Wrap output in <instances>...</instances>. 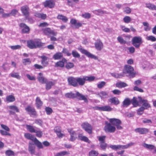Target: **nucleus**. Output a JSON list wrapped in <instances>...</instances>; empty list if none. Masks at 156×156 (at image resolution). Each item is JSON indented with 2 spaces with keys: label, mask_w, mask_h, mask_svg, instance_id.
Here are the masks:
<instances>
[{
  "label": "nucleus",
  "mask_w": 156,
  "mask_h": 156,
  "mask_svg": "<svg viewBox=\"0 0 156 156\" xmlns=\"http://www.w3.org/2000/svg\"><path fill=\"white\" fill-rule=\"evenodd\" d=\"M65 96L67 98H77L79 100H83L86 103H88V101L86 96L80 93L79 92H76V94L73 93L72 92L69 93H66Z\"/></svg>",
  "instance_id": "1"
},
{
  "label": "nucleus",
  "mask_w": 156,
  "mask_h": 156,
  "mask_svg": "<svg viewBox=\"0 0 156 156\" xmlns=\"http://www.w3.org/2000/svg\"><path fill=\"white\" fill-rule=\"evenodd\" d=\"M44 44L38 39L30 40L27 41V46L30 49L40 48L44 45Z\"/></svg>",
  "instance_id": "2"
},
{
  "label": "nucleus",
  "mask_w": 156,
  "mask_h": 156,
  "mask_svg": "<svg viewBox=\"0 0 156 156\" xmlns=\"http://www.w3.org/2000/svg\"><path fill=\"white\" fill-rule=\"evenodd\" d=\"M95 79V77L93 76H83L82 77H77V82L78 86V85L83 86L84 85L86 81H93Z\"/></svg>",
  "instance_id": "3"
},
{
  "label": "nucleus",
  "mask_w": 156,
  "mask_h": 156,
  "mask_svg": "<svg viewBox=\"0 0 156 156\" xmlns=\"http://www.w3.org/2000/svg\"><path fill=\"white\" fill-rule=\"evenodd\" d=\"M123 73L125 74H128L129 75L132 77H134L136 74V73L134 72L133 67L128 65H126L124 66Z\"/></svg>",
  "instance_id": "4"
},
{
  "label": "nucleus",
  "mask_w": 156,
  "mask_h": 156,
  "mask_svg": "<svg viewBox=\"0 0 156 156\" xmlns=\"http://www.w3.org/2000/svg\"><path fill=\"white\" fill-rule=\"evenodd\" d=\"M109 122L112 125L115 126L118 129H122V127L120 126L122 122L119 119L115 118L110 119Z\"/></svg>",
  "instance_id": "5"
},
{
  "label": "nucleus",
  "mask_w": 156,
  "mask_h": 156,
  "mask_svg": "<svg viewBox=\"0 0 156 156\" xmlns=\"http://www.w3.org/2000/svg\"><path fill=\"white\" fill-rule=\"evenodd\" d=\"M132 44L136 48L139 47L140 44L142 42V39L140 37H134L132 39Z\"/></svg>",
  "instance_id": "6"
},
{
  "label": "nucleus",
  "mask_w": 156,
  "mask_h": 156,
  "mask_svg": "<svg viewBox=\"0 0 156 156\" xmlns=\"http://www.w3.org/2000/svg\"><path fill=\"white\" fill-rule=\"evenodd\" d=\"M115 127L112 126L110 123H108L107 122H105V125L104 127V130L106 132L113 133L115 131Z\"/></svg>",
  "instance_id": "7"
},
{
  "label": "nucleus",
  "mask_w": 156,
  "mask_h": 156,
  "mask_svg": "<svg viewBox=\"0 0 156 156\" xmlns=\"http://www.w3.org/2000/svg\"><path fill=\"white\" fill-rule=\"evenodd\" d=\"M82 128L89 134L92 133V128L91 126L87 122L83 123L82 125Z\"/></svg>",
  "instance_id": "8"
},
{
  "label": "nucleus",
  "mask_w": 156,
  "mask_h": 156,
  "mask_svg": "<svg viewBox=\"0 0 156 156\" xmlns=\"http://www.w3.org/2000/svg\"><path fill=\"white\" fill-rule=\"evenodd\" d=\"M77 77L70 76L67 78V81L69 85L76 87L78 86Z\"/></svg>",
  "instance_id": "9"
},
{
  "label": "nucleus",
  "mask_w": 156,
  "mask_h": 156,
  "mask_svg": "<svg viewBox=\"0 0 156 156\" xmlns=\"http://www.w3.org/2000/svg\"><path fill=\"white\" fill-rule=\"evenodd\" d=\"M22 13L25 16H27L30 15V9L28 6L27 5L23 6L21 7Z\"/></svg>",
  "instance_id": "10"
},
{
  "label": "nucleus",
  "mask_w": 156,
  "mask_h": 156,
  "mask_svg": "<svg viewBox=\"0 0 156 156\" xmlns=\"http://www.w3.org/2000/svg\"><path fill=\"white\" fill-rule=\"evenodd\" d=\"M43 33L46 35H49L51 34L54 36H56L57 33L51 30L50 28L47 27L43 29Z\"/></svg>",
  "instance_id": "11"
},
{
  "label": "nucleus",
  "mask_w": 156,
  "mask_h": 156,
  "mask_svg": "<svg viewBox=\"0 0 156 156\" xmlns=\"http://www.w3.org/2000/svg\"><path fill=\"white\" fill-rule=\"evenodd\" d=\"M20 27L22 28L21 31L23 34L29 33L30 30V28L25 24L23 23H21L20 24Z\"/></svg>",
  "instance_id": "12"
},
{
  "label": "nucleus",
  "mask_w": 156,
  "mask_h": 156,
  "mask_svg": "<svg viewBox=\"0 0 156 156\" xmlns=\"http://www.w3.org/2000/svg\"><path fill=\"white\" fill-rule=\"evenodd\" d=\"M80 51L83 54H85L89 58H93L95 60L98 59V58L96 56L91 54L84 49H81Z\"/></svg>",
  "instance_id": "13"
},
{
  "label": "nucleus",
  "mask_w": 156,
  "mask_h": 156,
  "mask_svg": "<svg viewBox=\"0 0 156 156\" xmlns=\"http://www.w3.org/2000/svg\"><path fill=\"white\" fill-rule=\"evenodd\" d=\"M139 101L140 103H142V106L145 109H147L148 108L151 107L150 104L148 103V101L147 100L142 99L141 97H138Z\"/></svg>",
  "instance_id": "14"
},
{
  "label": "nucleus",
  "mask_w": 156,
  "mask_h": 156,
  "mask_svg": "<svg viewBox=\"0 0 156 156\" xmlns=\"http://www.w3.org/2000/svg\"><path fill=\"white\" fill-rule=\"evenodd\" d=\"M95 47L98 51H101L103 48V44L100 40H98L94 43Z\"/></svg>",
  "instance_id": "15"
},
{
  "label": "nucleus",
  "mask_w": 156,
  "mask_h": 156,
  "mask_svg": "<svg viewBox=\"0 0 156 156\" xmlns=\"http://www.w3.org/2000/svg\"><path fill=\"white\" fill-rule=\"evenodd\" d=\"M95 94L100 97L101 99L107 98L109 97L108 93L104 91H101Z\"/></svg>",
  "instance_id": "16"
},
{
  "label": "nucleus",
  "mask_w": 156,
  "mask_h": 156,
  "mask_svg": "<svg viewBox=\"0 0 156 156\" xmlns=\"http://www.w3.org/2000/svg\"><path fill=\"white\" fill-rule=\"evenodd\" d=\"M9 108L12 110H9V112L10 115H14L15 114V112H19V109L15 105H10L9 106Z\"/></svg>",
  "instance_id": "17"
},
{
  "label": "nucleus",
  "mask_w": 156,
  "mask_h": 156,
  "mask_svg": "<svg viewBox=\"0 0 156 156\" xmlns=\"http://www.w3.org/2000/svg\"><path fill=\"white\" fill-rule=\"evenodd\" d=\"M67 60L65 58H63L62 60L57 62L55 64V67H60L63 68L64 67V63H66Z\"/></svg>",
  "instance_id": "18"
},
{
  "label": "nucleus",
  "mask_w": 156,
  "mask_h": 156,
  "mask_svg": "<svg viewBox=\"0 0 156 156\" xmlns=\"http://www.w3.org/2000/svg\"><path fill=\"white\" fill-rule=\"evenodd\" d=\"M136 133H138L140 134H144L147 133L149 132V129L146 128H137L135 129Z\"/></svg>",
  "instance_id": "19"
},
{
  "label": "nucleus",
  "mask_w": 156,
  "mask_h": 156,
  "mask_svg": "<svg viewBox=\"0 0 156 156\" xmlns=\"http://www.w3.org/2000/svg\"><path fill=\"white\" fill-rule=\"evenodd\" d=\"M25 109V110L30 114L35 115L36 114V112L35 109L33 107L30 106H28Z\"/></svg>",
  "instance_id": "20"
},
{
  "label": "nucleus",
  "mask_w": 156,
  "mask_h": 156,
  "mask_svg": "<svg viewBox=\"0 0 156 156\" xmlns=\"http://www.w3.org/2000/svg\"><path fill=\"white\" fill-rule=\"evenodd\" d=\"M39 75L37 77V79L39 81L42 83H45L47 82V79L45 78L43 76V74L42 73H39L38 74Z\"/></svg>",
  "instance_id": "21"
},
{
  "label": "nucleus",
  "mask_w": 156,
  "mask_h": 156,
  "mask_svg": "<svg viewBox=\"0 0 156 156\" xmlns=\"http://www.w3.org/2000/svg\"><path fill=\"white\" fill-rule=\"evenodd\" d=\"M105 137H99L98 140L100 142V147L103 149H105L106 147V144L105 143Z\"/></svg>",
  "instance_id": "22"
},
{
  "label": "nucleus",
  "mask_w": 156,
  "mask_h": 156,
  "mask_svg": "<svg viewBox=\"0 0 156 156\" xmlns=\"http://www.w3.org/2000/svg\"><path fill=\"white\" fill-rule=\"evenodd\" d=\"M42 60H41V64L44 67H45L48 64V62L47 61L48 58L44 55H42L41 56Z\"/></svg>",
  "instance_id": "23"
},
{
  "label": "nucleus",
  "mask_w": 156,
  "mask_h": 156,
  "mask_svg": "<svg viewBox=\"0 0 156 156\" xmlns=\"http://www.w3.org/2000/svg\"><path fill=\"white\" fill-rule=\"evenodd\" d=\"M70 23L72 25H74L76 28H78L82 26V24L80 23H77L76 20L72 19L70 20Z\"/></svg>",
  "instance_id": "24"
},
{
  "label": "nucleus",
  "mask_w": 156,
  "mask_h": 156,
  "mask_svg": "<svg viewBox=\"0 0 156 156\" xmlns=\"http://www.w3.org/2000/svg\"><path fill=\"white\" fill-rule=\"evenodd\" d=\"M108 101L111 104H113L115 105H117L119 103V99L115 97L109 98Z\"/></svg>",
  "instance_id": "25"
},
{
  "label": "nucleus",
  "mask_w": 156,
  "mask_h": 156,
  "mask_svg": "<svg viewBox=\"0 0 156 156\" xmlns=\"http://www.w3.org/2000/svg\"><path fill=\"white\" fill-rule=\"evenodd\" d=\"M61 128L60 127L56 126L54 129L55 132L56 133L58 136H62L64 135L61 133Z\"/></svg>",
  "instance_id": "26"
},
{
  "label": "nucleus",
  "mask_w": 156,
  "mask_h": 156,
  "mask_svg": "<svg viewBox=\"0 0 156 156\" xmlns=\"http://www.w3.org/2000/svg\"><path fill=\"white\" fill-rule=\"evenodd\" d=\"M35 147L33 144H31L30 142L28 146V151L31 154H33L35 153Z\"/></svg>",
  "instance_id": "27"
},
{
  "label": "nucleus",
  "mask_w": 156,
  "mask_h": 156,
  "mask_svg": "<svg viewBox=\"0 0 156 156\" xmlns=\"http://www.w3.org/2000/svg\"><path fill=\"white\" fill-rule=\"evenodd\" d=\"M44 5L45 7H48L51 8L54 6V4L53 2L50 0H47L44 3Z\"/></svg>",
  "instance_id": "28"
},
{
  "label": "nucleus",
  "mask_w": 156,
  "mask_h": 156,
  "mask_svg": "<svg viewBox=\"0 0 156 156\" xmlns=\"http://www.w3.org/2000/svg\"><path fill=\"white\" fill-rule=\"evenodd\" d=\"M36 104L38 108H40L42 105L43 102L38 97H37L36 98Z\"/></svg>",
  "instance_id": "29"
},
{
  "label": "nucleus",
  "mask_w": 156,
  "mask_h": 156,
  "mask_svg": "<svg viewBox=\"0 0 156 156\" xmlns=\"http://www.w3.org/2000/svg\"><path fill=\"white\" fill-rule=\"evenodd\" d=\"M131 103L130 99L128 98H126L122 102V106L123 107H127Z\"/></svg>",
  "instance_id": "30"
},
{
  "label": "nucleus",
  "mask_w": 156,
  "mask_h": 156,
  "mask_svg": "<svg viewBox=\"0 0 156 156\" xmlns=\"http://www.w3.org/2000/svg\"><path fill=\"white\" fill-rule=\"evenodd\" d=\"M33 140L34 144L38 148L40 149H42L43 148V147L42 143L37 139L36 138H35Z\"/></svg>",
  "instance_id": "31"
},
{
  "label": "nucleus",
  "mask_w": 156,
  "mask_h": 156,
  "mask_svg": "<svg viewBox=\"0 0 156 156\" xmlns=\"http://www.w3.org/2000/svg\"><path fill=\"white\" fill-rule=\"evenodd\" d=\"M113 110V108L109 105L102 106L101 111L110 112Z\"/></svg>",
  "instance_id": "32"
},
{
  "label": "nucleus",
  "mask_w": 156,
  "mask_h": 156,
  "mask_svg": "<svg viewBox=\"0 0 156 156\" xmlns=\"http://www.w3.org/2000/svg\"><path fill=\"white\" fill-rule=\"evenodd\" d=\"M45 83H46V89L47 90L50 89L51 87L55 84L52 81L46 82Z\"/></svg>",
  "instance_id": "33"
},
{
  "label": "nucleus",
  "mask_w": 156,
  "mask_h": 156,
  "mask_svg": "<svg viewBox=\"0 0 156 156\" xmlns=\"http://www.w3.org/2000/svg\"><path fill=\"white\" fill-rule=\"evenodd\" d=\"M94 13L98 15L104 14H107L106 11L103 10L101 9L96 10L94 11Z\"/></svg>",
  "instance_id": "34"
},
{
  "label": "nucleus",
  "mask_w": 156,
  "mask_h": 156,
  "mask_svg": "<svg viewBox=\"0 0 156 156\" xmlns=\"http://www.w3.org/2000/svg\"><path fill=\"white\" fill-rule=\"evenodd\" d=\"M63 56L62 54L61 53L58 52L54 55L53 58L55 60L60 59Z\"/></svg>",
  "instance_id": "35"
},
{
  "label": "nucleus",
  "mask_w": 156,
  "mask_h": 156,
  "mask_svg": "<svg viewBox=\"0 0 156 156\" xmlns=\"http://www.w3.org/2000/svg\"><path fill=\"white\" fill-rule=\"evenodd\" d=\"M127 86V85L126 83L123 82H118L116 84V87L118 88H122L125 87Z\"/></svg>",
  "instance_id": "36"
},
{
  "label": "nucleus",
  "mask_w": 156,
  "mask_h": 156,
  "mask_svg": "<svg viewBox=\"0 0 156 156\" xmlns=\"http://www.w3.org/2000/svg\"><path fill=\"white\" fill-rule=\"evenodd\" d=\"M143 24L144 26V30L145 31H148L151 29V27H150L149 23L146 22H144L143 23Z\"/></svg>",
  "instance_id": "37"
},
{
  "label": "nucleus",
  "mask_w": 156,
  "mask_h": 156,
  "mask_svg": "<svg viewBox=\"0 0 156 156\" xmlns=\"http://www.w3.org/2000/svg\"><path fill=\"white\" fill-rule=\"evenodd\" d=\"M6 100L8 102H12L15 100V98L13 95H10L7 96Z\"/></svg>",
  "instance_id": "38"
},
{
  "label": "nucleus",
  "mask_w": 156,
  "mask_h": 156,
  "mask_svg": "<svg viewBox=\"0 0 156 156\" xmlns=\"http://www.w3.org/2000/svg\"><path fill=\"white\" fill-rule=\"evenodd\" d=\"M69 154V153L66 151H62L60 152L56 153L55 156H63L66 155H68Z\"/></svg>",
  "instance_id": "39"
},
{
  "label": "nucleus",
  "mask_w": 156,
  "mask_h": 156,
  "mask_svg": "<svg viewBox=\"0 0 156 156\" xmlns=\"http://www.w3.org/2000/svg\"><path fill=\"white\" fill-rule=\"evenodd\" d=\"M57 18L58 19L62 20L63 21L65 22H67L68 20L67 17L62 15H58L57 16Z\"/></svg>",
  "instance_id": "40"
},
{
  "label": "nucleus",
  "mask_w": 156,
  "mask_h": 156,
  "mask_svg": "<svg viewBox=\"0 0 156 156\" xmlns=\"http://www.w3.org/2000/svg\"><path fill=\"white\" fill-rule=\"evenodd\" d=\"M143 146L145 147L149 150H152L155 148L154 146L151 144H148L145 143L143 144Z\"/></svg>",
  "instance_id": "41"
},
{
  "label": "nucleus",
  "mask_w": 156,
  "mask_h": 156,
  "mask_svg": "<svg viewBox=\"0 0 156 156\" xmlns=\"http://www.w3.org/2000/svg\"><path fill=\"white\" fill-rule=\"evenodd\" d=\"M65 65V67L68 69L73 68L74 66V65L73 63L71 62H67Z\"/></svg>",
  "instance_id": "42"
},
{
  "label": "nucleus",
  "mask_w": 156,
  "mask_h": 156,
  "mask_svg": "<svg viewBox=\"0 0 156 156\" xmlns=\"http://www.w3.org/2000/svg\"><path fill=\"white\" fill-rule=\"evenodd\" d=\"M131 101V103H132L134 107H136L138 105V102L136 100V98L135 97H133Z\"/></svg>",
  "instance_id": "43"
},
{
  "label": "nucleus",
  "mask_w": 156,
  "mask_h": 156,
  "mask_svg": "<svg viewBox=\"0 0 156 156\" xmlns=\"http://www.w3.org/2000/svg\"><path fill=\"white\" fill-rule=\"evenodd\" d=\"M31 62V61L29 58L23 59L22 60V63L24 65L30 64Z\"/></svg>",
  "instance_id": "44"
},
{
  "label": "nucleus",
  "mask_w": 156,
  "mask_h": 156,
  "mask_svg": "<svg viewBox=\"0 0 156 156\" xmlns=\"http://www.w3.org/2000/svg\"><path fill=\"white\" fill-rule=\"evenodd\" d=\"M26 127L27 129L31 132H36V130L33 127L29 125H27Z\"/></svg>",
  "instance_id": "45"
},
{
  "label": "nucleus",
  "mask_w": 156,
  "mask_h": 156,
  "mask_svg": "<svg viewBox=\"0 0 156 156\" xmlns=\"http://www.w3.org/2000/svg\"><path fill=\"white\" fill-rule=\"evenodd\" d=\"M98 154V152L95 150H92L89 153V156H97Z\"/></svg>",
  "instance_id": "46"
},
{
  "label": "nucleus",
  "mask_w": 156,
  "mask_h": 156,
  "mask_svg": "<svg viewBox=\"0 0 156 156\" xmlns=\"http://www.w3.org/2000/svg\"><path fill=\"white\" fill-rule=\"evenodd\" d=\"M5 154L8 156H14V152L11 150H7L5 152Z\"/></svg>",
  "instance_id": "47"
},
{
  "label": "nucleus",
  "mask_w": 156,
  "mask_h": 156,
  "mask_svg": "<svg viewBox=\"0 0 156 156\" xmlns=\"http://www.w3.org/2000/svg\"><path fill=\"white\" fill-rule=\"evenodd\" d=\"M11 76L12 77L16 78L18 79H20V76L17 73H14L10 74Z\"/></svg>",
  "instance_id": "48"
},
{
  "label": "nucleus",
  "mask_w": 156,
  "mask_h": 156,
  "mask_svg": "<svg viewBox=\"0 0 156 156\" xmlns=\"http://www.w3.org/2000/svg\"><path fill=\"white\" fill-rule=\"evenodd\" d=\"M145 109L143 107H141L138 109L137 111V114L138 115H141L143 113Z\"/></svg>",
  "instance_id": "49"
},
{
  "label": "nucleus",
  "mask_w": 156,
  "mask_h": 156,
  "mask_svg": "<svg viewBox=\"0 0 156 156\" xmlns=\"http://www.w3.org/2000/svg\"><path fill=\"white\" fill-rule=\"evenodd\" d=\"M111 75L117 78H122L123 76V75L121 74H118L116 73H112Z\"/></svg>",
  "instance_id": "50"
},
{
  "label": "nucleus",
  "mask_w": 156,
  "mask_h": 156,
  "mask_svg": "<svg viewBox=\"0 0 156 156\" xmlns=\"http://www.w3.org/2000/svg\"><path fill=\"white\" fill-rule=\"evenodd\" d=\"M72 54L73 56L75 58H79L80 57V55L76 51H72Z\"/></svg>",
  "instance_id": "51"
},
{
  "label": "nucleus",
  "mask_w": 156,
  "mask_h": 156,
  "mask_svg": "<svg viewBox=\"0 0 156 156\" xmlns=\"http://www.w3.org/2000/svg\"><path fill=\"white\" fill-rule=\"evenodd\" d=\"M117 39L118 41L121 44H125L126 43V41L120 36L118 37Z\"/></svg>",
  "instance_id": "52"
},
{
  "label": "nucleus",
  "mask_w": 156,
  "mask_h": 156,
  "mask_svg": "<svg viewBox=\"0 0 156 156\" xmlns=\"http://www.w3.org/2000/svg\"><path fill=\"white\" fill-rule=\"evenodd\" d=\"M110 147L113 150H120V145H111Z\"/></svg>",
  "instance_id": "53"
},
{
  "label": "nucleus",
  "mask_w": 156,
  "mask_h": 156,
  "mask_svg": "<svg viewBox=\"0 0 156 156\" xmlns=\"http://www.w3.org/2000/svg\"><path fill=\"white\" fill-rule=\"evenodd\" d=\"M123 21L125 23H128L131 21V18L129 16H126L123 19Z\"/></svg>",
  "instance_id": "54"
},
{
  "label": "nucleus",
  "mask_w": 156,
  "mask_h": 156,
  "mask_svg": "<svg viewBox=\"0 0 156 156\" xmlns=\"http://www.w3.org/2000/svg\"><path fill=\"white\" fill-rule=\"evenodd\" d=\"M46 113L48 115H50L52 112V109L49 107H47L45 108Z\"/></svg>",
  "instance_id": "55"
},
{
  "label": "nucleus",
  "mask_w": 156,
  "mask_h": 156,
  "mask_svg": "<svg viewBox=\"0 0 156 156\" xmlns=\"http://www.w3.org/2000/svg\"><path fill=\"white\" fill-rule=\"evenodd\" d=\"M133 145V144L131 143L125 145H120V150L121 149H126L129 147L130 146Z\"/></svg>",
  "instance_id": "56"
},
{
  "label": "nucleus",
  "mask_w": 156,
  "mask_h": 156,
  "mask_svg": "<svg viewBox=\"0 0 156 156\" xmlns=\"http://www.w3.org/2000/svg\"><path fill=\"white\" fill-rule=\"evenodd\" d=\"M79 140H80L87 142L89 143H90V141L89 140L87 137H79Z\"/></svg>",
  "instance_id": "57"
},
{
  "label": "nucleus",
  "mask_w": 156,
  "mask_h": 156,
  "mask_svg": "<svg viewBox=\"0 0 156 156\" xmlns=\"http://www.w3.org/2000/svg\"><path fill=\"white\" fill-rule=\"evenodd\" d=\"M9 131H4L3 130H0V133L3 136H10L11 135L9 132Z\"/></svg>",
  "instance_id": "58"
},
{
  "label": "nucleus",
  "mask_w": 156,
  "mask_h": 156,
  "mask_svg": "<svg viewBox=\"0 0 156 156\" xmlns=\"http://www.w3.org/2000/svg\"><path fill=\"white\" fill-rule=\"evenodd\" d=\"M146 39L148 40L151 41H156V38L152 36H150L146 37Z\"/></svg>",
  "instance_id": "59"
},
{
  "label": "nucleus",
  "mask_w": 156,
  "mask_h": 156,
  "mask_svg": "<svg viewBox=\"0 0 156 156\" xmlns=\"http://www.w3.org/2000/svg\"><path fill=\"white\" fill-rule=\"evenodd\" d=\"M121 27L122 30L125 32L128 33L130 32V29L124 26H121Z\"/></svg>",
  "instance_id": "60"
},
{
  "label": "nucleus",
  "mask_w": 156,
  "mask_h": 156,
  "mask_svg": "<svg viewBox=\"0 0 156 156\" xmlns=\"http://www.w3.org/2000/svg\"><path fill=\"white\" fill-rule=\"evenodd\" d=\"M90 16V14L89 13H86L82 15V16L85 19H89Z\"/></svg>",
  "instance_id": "61"
},
{
  "label": "nucleus",
  "mask_w": 156,
  "mask_h": 156,
  "mask_svg": "<svg viewBox=\"0 0 156 156\" xmlns=\"http://www.w3.org/2000/svg\"><path fill=\"white\" fill-rule=\"evenodd\" d=\"M9 47L12 50L19 49L21 48V46L19 45L15 46H11Z\"/></svg>",
  "instance_id": "62"
},
{
  "label": "nucleus",
  "mask_w": 156,
  "mask_h": 156,
  "mask_svg": "<svg viewBox=\"0 0 156 156\" xmlns=\"http://www.w3.org/2000/svg\"><path fill=\"white\" fill-rule=\"evenodd\" d=\"M105 84V82L104 81L101 82L97 85V87L99 88H101Z\"/></svg>",
  "instance_id": "63"
},
{
  "label": "nucleus",
  "mask_w": 156,
  "mask_h": 156,
  "mask_svg": "<svg viewBox=\"0 0 156 156\" xmlns=\"http://www.w3.org/2000/svg\"><path fill=\"white\" fill-rule=\"evenodd\" d=\"M131 12V9L129 7H126L125 8L124 12L127 14H129Z\"/></svg>",
  "instance_id": "64"
}]
</instances>
